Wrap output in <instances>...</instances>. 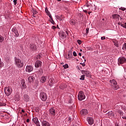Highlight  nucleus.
<instances>
[{
    "label": "nucleus",
    "mask_w": 126,
    "mask_h": 126,
    "mask_svg": "<svg viewBox=\"0 0 126 126\" xmlns=\"http://www.w3.org/2000/svg\"><path fill=\"white\" fill-rule=\"evenodd\" d=\"M14 62L17 67H22V66L24 65V63H23V61H21V60L16 57H15L14 58Z\"/></svg>",
    "instance_id": "nucleus-1"
},
{
    "label": "nucleus",
    "mask_w": 126,
    "mask_h": 126,
    "mask_svg": "<svg viewBox=\"0 0 126 126\" xmlns=\"http://www.w3.org/2000/svg\"><path fill=\"white\" fill-rule=\"evenodd\" d=\"M110 82L111 83V85L113 89L115 90H117V89H119V86L117 85L118 83H117V81L115 79L110 80Z\"/></svg>",
    "instance_id": "nucleus-2"
},
{
    "label": "nucleus",
    "mask_w": 126,
    "mask_h": 126,
    "mask_svg": "<svg viewBox=\"0 0 126 126\" xmlns=\"http://www.w3.org/2000/svg\"><path fill=\"white\" fill-rule=\"evenodd\" d=\"M4 91L6 96H9V95H11V93H12V90L10 87H5L4 89Z\"/></svg>",
    "instance_id": "nucleus-3"
},
{
    "label": "nucleus",
    "mask_w": 126,
    "mask_h": 126,
    "mask_svg": "<svg viewBox=\"0 0 126 126\" xmlns=\"http://www.w3.org/2000/svg\"><path fill=\"white\" fill-rule=\"evenodd\" d=\"M78 99L79 101H82L85 99V95L83 91H80L78 95Z\"/></svg>",
    "instance_id": "nucleus-4"
},
{
    "label": "nucleus",
    "mask_w": 126,
    "mask_h": 126,
    "mask_svg": "<svg viewBox=\"0 0 126 126\" xmlns=\"http://www.w3.org/2000/svg\"><path fill=\"white\" fill-rule=\"evenodd\" d=\"M67 35H68V33H67V32L66 31H64V32L61 31L59 33V36L60 38H61V39H65Z\"/></svg>",
    "instance_id": "nucleus-5"
},
{
    "label": "nucleus",
    "mask_w": 126,
    "mask_h": 126,
    "mask_svg": "<svg viewBox=\"0 0 126 126\" xmlns=\"http://www.w3.org/2000/svg\"><path fill=\"white\" fill-rule=\"evenodd\" d=\"M126 63V58L124 57H120L118 59V65H120V64H124V63Z\"/></svg>",
    "instance_id": "nucleus-6"
},
{
    "label": "nucleus",
    "mask_w": 126,
    "mask_h": 126,
    "mask_svg": "<svg viewBox=\"0 0 126 126\" xmlns=\"http://www.w3.org/2000/svg\"><path fill=\"white\" fill-rule=\"evenodd\" d=\"M40 96L42 101H47V99H48V96L47 95L46 93L42 92L40 93Z\"/></svg>",
    "instance_id": "nucleus-7"
},
{
    "label": "nucleus",
    "mask_w": 126,
    "mask_h": 126,
    "mask_svg": "<svg viewBox=\"0 0 126 126\" xmlns=\"http://www.w3.org/2000/svg\"><path fill=\"white\" fill-rule=\"evenodd\" d=\"M56 109L55 108H51L49 109V114L51 116H56L57 113Z\"/></svg>",
    "instance_id": "nucleus-8"
},
{
    "label": "nucleus",
    "mask_w": 126,
    "mask_h": 126,
    "mask_svg": "<svg viewBox=\"0 0 126 126\" xmlns=\"http://www.w3.org/2000/svg\"><path fill=\"white\" fill-rule=\"evenodd\" d=\"M87 120L89 124L91 126H92L94 124V119L92 117H88Z\"/></svg>",
    "instance_id": "nucleus-9"
},
{
    "label": "nucleus",
    "mask_w": 126,
    "mask_h": 126,
    "mask_svg": "<svg viewBox=\"0 0 126 126\" xmlns=\"http://www.w3.org/2000/svg\"><path fill=\"white\" fill-rule=\"evenodd\" d=\"M35 67H41L42 66V62L40 61H36L34 63Z\"/></svg>",
    "instance_id": "nucleus-10"
},
{
    "label": "nucleus",
    "mask_w": 126,
    "mask_h": 126,
    "mask_svg": "<svg viewBox=\"0 0 126 126\" xmlns=\"http://www.w3.org/2000/svg\"><path fill=\"white\" fill-rule=\"evenodd\" d=\"M29 47L30 48L31 51H35L36 49V45L33 44H30L29 45Z\"/></svg>",
    "instance_id": "nucleus-11"
},
{
    "label": "nucleus",
    "mask_w": 126,
    "mask_h": 126,
    "mask_svg": "<svg viewBox=\"0 0 126 126\" xmlns=\"http://www.w3.org/2000/svg\"><path fill=\"white\" fill-rule=\"evenodd\" d=\"M32 122L34 123L36 126H40V122H39V120H38V118H34L32 119Z\"/></svg>",
    "instance_id": "nucleus-12"
},
{
    "label": "nucleus",
    "mask_w": 126,
    "mask_h": 126,
    "mask_svg": "<svg viewBox=\"0 0 126 126\" xmlns=\"http://www.w3.org/2000/svg\"><path fill=\"white\" fill-rule=\"evenodd\" d=\"M33 70V67L31 65L27 66L26 68V71L27 72H31Z\"/></svg>",
    "instance_id": "nucleus-13"
},
{
    "label": "nucleus",
    "mask_w": 126,
    "mask_h": 126,
    "mask_svg": "<svg viewBox=\"0 0 126 126\" xmlns=\"http://www.w3.org/2000/svg\"><path fill=\"white\" fill-rule=\"evenodd\" d=\"M47 78L48 77L47 76H43L41 78L40 81L41 83H45Z\"/></svg>",
    "instance_id": "nucleus-14"
},
{
    "label": "nucleus",
    "mask_w": 126,
    "mask_h": 126,
    "mask_svg": "<svg viewBox=\"0 0 126 126\" xmlns=\"http://www.w3.org/2000/svg\"><path fill=\"white\" fill-rule=\"evenodd\" d=\"M81 114L83 116H86V115L88 114V110H87V109H82L81 111Z\"/></svg>",
    "instance_id": "nucleus-15"
},
{
    "label": "nucleus",
    "mask_w": 126,
    "mask_h": 126,
    "mask_svg": "<svg viewBox=\"0 0 126 126\" xmlns=\"http://www.w3.org/2000/svg\"><path fill=\"white\" fill-rule=\"evenodd\" d=\"M12 31L14 32V33L15 34V37H18L19 36V33H18V31L15 28H14L12 30Z\"/></svg>",
    "instance_id": "nucleus-16"
},
{
    "label": "nucleus",
    "mask_w": 126,
    "mask_h": 126,
    "mask_svg": "<svg viewBox=\"0 0 126 126\" xmlns=\"http://www.w3.org/2000/svg\"><path fill=\"white\" fill-rule=\"evenodd\" d=\"M30 99V97H29V95L26 94L24 95V101H26V102H28Z\"/></svg>",
    "instance_id": "nucleus-17"
},
{
    "label": "nucleus",
    "mask_w": 126,
    "mask_h": 126,
    "mask_svg": "<svg viewBox=\"0 0 126 126\" xmlns=\"http://www.w3.org/2000/svg\"><path fill=\"white\" fill-rule=\"evenodd\" d=\"M41 125L42 126H51L50 123L47 121H43L41 122Z\"/></svg>",
    "instance_id": "nucleus-18"
},
{
    "label": "nucleus",
    "mask_w": 126,
    "mask_h": 126,
    "mask_svg": "<svg viewBox=\"0 0 126 126\" xmlns=\"http://www.w3.org/2000/svg\"><path fill=\"white\" fill-rule=\"evenodd\" d=\"M82 74H86L87 76H90V72L89 71L82 70Z\"/></svg>",
    "instance_id": "nucleus-19"
},
{
    "label": "nucleus",
    "mask_w": 126,
    "mask_h": 126,
    "mask_svg": "<svg viewBox=\"0 0 126 126\" xmlns=\"http://www.w3.org/2000/svg\"><path fill=\"white\" fill-rule=\"evenodd\" d=\"M34 78L33 77V76H30L28 77V80L30 83H31V82H33V81H34Z\"/></svg>",
    "instance_id": "nucleus-20"
},
{
    "label": "nucleus",
    "mask_w": 126,
    "mask_h": 126,
    "mask_svg": "<svg viewBox=\"0 0 126 126\" xmlns=\"http://www.w3.org/2000/svg\"><path fill=\"white\" fill-rule=\"evenodd\" d=\"M21 85H22V88H26V84L24 80H22Z\"/></svg>",
    "instance_id": "nucleus-21"
},
{
    "label": "nucleus",
    "mask_w": 126,
    "mask_h": 126,
    "mask_svg": "<svg viewBox=\"0 0 126 126\" xmlns=\"http://www.w3.org/2000/svg\"><path fill=\"white\" fill-rule=\"evenodd\" d=\"M45 12L47 15H48L49 17L51 18L52 15H51V13L49 11V10H48V8H45Z\"/></svg>",
    "instance_id": "nucleus-22"
},
{
    "label": "nucleus",
    "mask_w": 126,
    "mask_h": 126,
    "mask_svg": "<svg viewBox=\"0 0 126 126\" xmlns=\"http://www.w3.org/2000/svg\"><path fill=\"white\" fill-rule=\"evenodd\" d=\"M113 43L114 44V46H116V47H119V41L117 40H113Z\"/></svg>",
    "instance_id": "nucleus-23"
},
{
    "label": "nucleus",
    "mask_w": 126,
    "mask_h": 126,
    "mask_svg": "<svg viewBox=\"0 0 126 126\" xmlns=\"http://www.w3.org/2000/svg\"><path fill=\"white\" fill-rule=\"evenodd\" d=\"M113 19H119L120 18V15L118 14H114L112 16Z\"/></svg>",
    "instance_id": "nucleus-24"
},
{
    "label": "nucleus",
    "mask_w": 126,
    "mask_h": 126,
    "mask_svg": "<svg viewBox=\"0 0 126 126\" xmlns=\"http://www.w3.org/2000/svg\"><path fill=\"white\" fill-rule=\"evenodd\" d=\"M71 58H72V52H70L68 54V57H66V59L69 60V59H71Z\"/></svg>",
    "instance_id": "nucleus-25"
},
{
    "label": "nucleus",
    "mask_w": 126,
    "mask_h": 126,
    "mask_svg": "<svg viewBox=\"0 0 126 126\" xmlns=\"http://www.w3.org/2000/svg\"><path fill=\"white\" fill-rule=\"evenodd\" d=\"M4 40V38L2 36L0 35V43H2Z\"/></svg>",
    "instance_id": "nucleus-26"
},
{
    "label": "nucleus",
    "mask_w": 126,
    "mask_h": 126,
    "mask_svg": "<svg viewBox=\"0 0 126 126\" xmlns=\"http://www.w3.org/2000/svg\"><path fill=\"white\" fill-rule=\"evenodd\" d=\"M3 66V63L1 62V59L0 58V67L1 68Z\"/></svg>",
    "instance_id": "nucleus-27"
},
{
    "label": "nucleus",
    "mask_w": 126,
    "mask_h": 126,
    "mask_svg": "<svg viewBox=\"0 0 126 126\" xmlns=\"http://www.w3.org/2000/svg\"><path fill=\"white\" fill-rule=\"evenodd\" d=\"M85 78V75H82V76H81V78H80V79L81 80H84Z\"/></svg>",
    "instance_id": "nucleus-28"
},
{
    "label": "nucleus",
    "mask_w": 126,
    "mask_h": 126,
    "mask_svg": "<svg viewBox=\"0 0 126 126\" xmlns=\"http://www.w3.org/2000/svg\"><path fill=\"white\" fill-rule=\"evenodd\" d=\"M50 18H51L50 21H51V23H52V24H55V21H54V20H53V18L52 17V16Z\"/></svg>",
    "instance_id": "nucleus-29"
},
{
    "label": "nucleus",
    "mask_w": 126,
    "mask_h": 126,
    "mask_svg": "<svg viewBox=\"0 0 126 126\" xmlns=\"http://www.w3.org/2000/svg\"><path fill=\"white\" fill-rule=\"evenodd\" d=\"M123 50H126V43L123 44V46L122 48Z\"/></svg>",
    "instance_id": "nucleus-30"
},
{
    "label": "nucleus",
    "mask_w": 126,
    "mask_h": 126,
    "mask_svg": "<svg viewBox=\"0 0 126 126\" xmlns=\"http://www.w3.org/2000/svg\"><path fill=\"white\" fill-rule=\"evenodd\" d=\"M119 9L120 10H123V11H125V10H126V8L125 7H121V8H119Z\"/></svg>",
    "instance_id": "nucleus-31"
},
{
    "label": "nucleus",
    "mask_w": 126,
    "mask_h": 126,
    "mask_svg": "<svg viewBox=\"0 0 126 126\" xmlns=\"http://www.w3.org/2000/svg\"><path fill=\"white\" fill-rule=\"evenodd\" d=\"M70 23L71 25H74L75 24V22H74V21H71Z\"/></svg>",
    "instance_id": "nucleus-32"
},
{
    "label": "nucleus",
    "mask_w": 126,
    "mask_h": 126,
    "mask_svg": "<svg viewBox=\"0 0 126 126\" xmlns=\"http://www.w3.org/2000/svg\"><path fill=\"white\" fill-rule=\"evenodd\" d=\"M63 66L65 69L68 68V65L67 64H65V65H63Z\"/></svg>",
    "instance_id": "nucleus-33"
},
{
    "label": "nucleus",
    "mask_w": 126,
    "mask_h": 126,
    "mask_svg": "<svg viewBox=\"0 0 126 126\" xmlns=\"http://www.w3.org/2000/svg\"><path fill=\"white\" fill-rule=\"evenodd\" d=\"M122 25V27H123V28H126V23L123 24Z\"/></svg>",
    "instance_id": "nucleus-34"
},
{
    "label": "nucleus",
    "mask_w": 126,
    "mask_h": 126,
    "mask_svg": "<svg viewBox=\"0 0 126 126\" xmlns=\"http://www.w3.org/2000/svg\"><path fill=\"white\" fill-rule=\"evenodd\" d=\"M33 14H37V13H38V12H37V11L36 10H33Z\"/></svg>",
    "instance_id": "nucleus-35"
},
{
    "label": "nucleus",
    "mask_w": 126,
    "mask_h": 126,
    "mask_svg": "<svg viewBox=\"0 0 126 126\" xmlns=\"http://www.w3.org/2000/svg\"><path fill=\"white\" fill-rule=\"evenodd\" d=\"M14 5H16L17 4V0H13Z\"/></svg>",
    "instance_id": "nucleus-36"
},
{
    "label": "nucleus",
    "mask_w": 126,
    "mask_h": 126,
    "mask_svg": "<svg viewBox=\"0 0 126 126\" xmlns=\"http://www.w3.org/2000/svg\"><path fill=\"white\" fill-rule=\"evenodd\" d=\"M77 42L78 44H79V45H81V43H82V42H81V40H78L77 41Z\"/></svg>",
    "instance_id": "nucleus-37"
},
{
    "label": "nucleus",
    "mask_w": 126,
    "mask_h": 126,
    "mask_svg": "<svg viewBox=\"0 0 126 126\" xmlns=\"http://www.w3.org/2000/svg\"><path fill=\"white\" fill-rule=\"evenodd\" d=\"M73 55L74 57H76V56H77V54H76V52H75V51H74L73 52Z\"/></svg>",
    "instance_id": "nucleus-38"
},
{
    "label": "nucleus",
    "mask_w": 126,
    "mask_h": 126,
    "mask_svg": "<svg viewBox=\"0 0 126 126\" xmlns=\"http://www.w3.org/2000/svg\"><path fill=\"white\" fill-rule=\"evenodd\" d=\"M119 113L120 114V115H121V116H124V113H123V112L119 111Z\"/></svg>",
    "instance_id": "nucleus-39"
},
{
    "label": "nucleus",
    "mask_w": 126,
    "mask_h": 126,
    "mask_svg": "<svg viewBox=\"0 0 126 126\" xmlns=\"http://www.w3.org/2000/svg\"><path fill=\"white\" fill-rule=\"evenodd\" d=\"M89 33V28H88L86 29V34H88Z\"/></svg>",
    "instance_id": "nucleus-40"
},
{
    "label": "nucleus",
    "mask_w": 126,
    "mask_h": 126,
    "mask_svg": "<svg viewBox=\"0 0 126 126\" xmlns=\"http://www.w3.org/2000/svg\"><path fill=\"white\" fill-rule=\"evenodd\" d=\"M39 72H40V73L41 74H43V69H40L39 70Z\"/></svg>",
    "instance_id": "nucleus-41"
},
{
    "label": "nucleus",
    "mask_w": 126,
    "mask_h": 126,
    "mask_svg": "<svg viewBox=\"0 0 126 126\" xmlns=\"http://www.w3.org/2000/svg\"><path fill=\"white\" fill-rule=\"evenodd\" d=\"M122 119H124V120H126V115H123L122 116Z\"/></svg>",
    "instance_id": "nucleus-42"
},
{
    "label": "nucleus",
    "mask_w": 126,
    "mask_h": 126,
    "mask_svg": "<svg viewBox=\"0 0 126 126\" xmlns=\"http://www.w3.org/2000/svg\"><path fill=\"white\" fill-rule=\"evenodd\" d=\"M41 54H39V55L37 56V58L38 59H39V60H40V59H41Z\"/></svg>",
    "instance_id": "nucleus-43"
},
{
    "label": "nucleus",
    "mask_w": 126,
    "mask_h": 126,
    "mask_svg": "<svg viewBox=\"0 0 126 126\" xmlns=\"http://www.w3.org/2000/svg\"><path fill=\"white\" fill-rule=\"evenodd\" d=\"M80 64H81L82 66H85L86 64L84 63H80Z\"/></svg>",
    "instance_id": "nucleus-44"
},
{
    "label": "nucleus",
    "mask_w": 126,
    "mask_h": 126,
    "mask_svg": "<svg viewBox=\"0 0 126 126\" xmlns=\"http://www.w3.org/2000/svg\"><path fill=\"white\" fill-rule=\"evenodd\" d=\"M101 40H105L106 39V37L105 36H102L101 37Z\"/></svg>",
    "instance_id": "nucleus-45"
},
{
    "label": "nucleus",
    "mask_w": 126,
    "mask_h": 126,
    "mask_svg": "<svg viewBox=\"0 0 126 126\" xmlns=\"http://www.w3.org/2000/svg\"><path fill=\"white\" fill-rule=\"evenodd\" d=\"M52 29L55 30L57 28V27H56V26H52Z\"/></svg>",
    "instance_id": "nucleus-46"
},
{
    "label": "nucleus",
    "mask_w": 126,
    "mask_h": 126,
    "mask_svg": "<svg viewBox=\"0 0 126 126\" xmlns=\"http://www.w3.org/2000/svg\"><path fill=\"white\" fill-rule=\"evenodd\" d=\"M118 25H121V26H122V25H123V24H122V23L119 22Z\"/></svg>",
    "instance_id": "nucleus-47"
},
{
    "label": "nucleus",
    "mask_w": 126,
    "mask_h": 126,
    "mask_svg": "<svg viewBox=\"0 0 126 126\" xmlns=\"http://www.w3.org/2000/svg\"><path fill=\"white\" fill-rule=\"evenodd\" d=\"M29 122H30V120L29 119H28L27 120V123H29Z\"/></svg>",
    "instance_id": "nucleus-48"
},
{
    "label": "nucleus",
    "mask_w": 126,
    "mask_h": 126,
    "mask_svg": "<svg viewBox=\"0 0 126 126\" xmlns=\"http://www.w3.org/2000/svg\"><path fill=\"white\" fill-rule=\"evenodd\" d=\"M83 12H85V13H87V10H84Z\"/></svg>",
    "instance_id": "nucleus-49"
},
{
    "label": "nucleus",
    "mask_w": 126,
    "mask_h": 126,
    "mask_svg": "<svg viewBox=\"0 0 126 126\" xmlns=\"http://www.w3.org/2000/svg\"><path fill=\"white\" fill-rule=\"evenodd\" d=\"M68 120H69V121L70 122H71V118L69 117V118H68Z\"/></svg>",
    "instance_id": "nucleus-50"
},
{
    "label": "nucleus",
    "mask_w": 126,
    "mask_h": 126,
    "mask_svg": "<svg viewBox=\"0 0 126 126\" xmlns=\"http://www.w3.org/2000/svg\"><path fill=\"white\" fill-rule=\"evenodd\" d=\"M32 17H36V16L35 15V14H33Z\"/></svg>",
    "instance_id": "nucleus-51"
},
{
    "label": "nucleus",
    "mask_w": 126,
    "mask_h": 126,
    "mask_svg": "<svg viewBox=\"0 0 126 126\" xmlns=\"http://www.w3.org/2000/svg\"><path fill=\"white\" fill-rule=\"evenodd\" d=\"M22 113H25V111H24V110H22Z\"/></svg>",
    "instance_id": "nucleus-52"
},
{
    "label": "nucleus",
    "mask_w": 126,
    "mask_h": 126,
    "mask_svg": "<svg viewBox=\"0 0 126 126\" xmlns=\"http://www.w3.org/2000/svg\"><path fill=\"white\" fill-rule=\"evenodd\" d=\"M79 56H80V57H81L82 55H81V53H79Z\"/></svg>",
    "instance_id": "nucleus-53"
},
{
    "label": "nucleus",
    "mask_w": 126,
    "mask_h": 126,
    "mask_svg": "<svg viewBox=\"0 0 126 126\" xmlns=\"http://www.w3.org/2000/svg\"><path fill=\"white\" fill-rule=\"evenodd\" d=\"M69 103H71V99H70L69 100Z\"/></svg>",
    "instance_id": "nucleus-54"
},
{
    "label": "nucleus",
    "mask_w": 126,
    "mask_h": 126,
    "mask_svg": "<svg viewBox=\"0 0 126 126\" xmlns=\"http://www.w3.org/2000/svg\"><path fill=\"white\" fill-rule=\"evenodd\" d=\"M87 7H89V4H87Z\"/></svg>",
    "instance_id": "nucleus-55"
},
{
    "label": "nucleus",
    "mask_w": 126,
    "mask_h": 126,
    "mask_svg": "<svg viewBox=\"0 0 126 126\" xmlns=\"http://www.w3.org/2000/svg\"><path fill=\"white\" fill-rule=\"evenodd\" d=\"M50 82L52 83V82H53V80H51L50 81Z\"/></svg>",
    "instance_id": "nucleus-56"
},
{
    "label": "nucleus",
    "mask_w": 126,
    "mask_h": 126,
    "mask_svg": "<svg viewBox=\"0 0 126 126\" xmlns=\"http://www.w3.org/2000/svg\"><path fill=\"white\" fill-rule=\"evenodd\" d=\"M80 52H82V49L80 50Z\"/></svg>",
    "instance_id": "nucleus-57"
},
{
    "label": "nucleus",
    "mask_w": 126,
    "mask_h": 126,
    "mask_svg": "<svg viewBox=\"0 0 126 126\" xmlns=\"http://www.w3.org/2000/svg\"><path fill=\"white\" fill-rule=\"evenodd\" d=\"M58 0V1H61V0Z\"/></svg>",
    "instance_id": "nucleus-58"
},
{
    "label": "nucleus",
    "mask_w": 126,
    "mask_h": 126,
    "mask_svg": "<svg viewBox=\"0 0 126 126\" xmlns=\"http://www.w3.org/2000/svg\"><path fill=\"white\" fill-rule=\"evenodd\" d=\"M105 20V19H102V21H104Z\"/></svg>",
    "instance_id": "nucleus-59"
},
{
    "label": "nucleus",
    "mask_w": 126,
    "mask_h": 126,
    "mask_svg": "<svg viewBox=\"0 0 126 126\" xmlns=\"http://www.w3.org/2000/svg\"><path fill=\"white\" fill-rule=\"evenodd\" d=\"M84 62H85V63L86 62V60H84Z\"/></svg>",
    "instance_id": "nucleus-60"
},
{
    "label": "nucleus",
    "mask_w": 126,
    "mask_h": 126,
    "mask_svg": "<svg viewBox=\"0 0 126 126\" xmlns=\"http://www.w3.org/2000/svg\"><path fill=\"white\" fill-rule=\"evenodd\" d=\"M82 58H83V59H85V58H84V56H83Z\"/></svg>",
    "instance_id": "nucleus-61"
},
{
    "label": "nucleus",
    "mask_w": 126,
    "mask_h": 126,
    "mask_svg": "<svg viewBox=\"0 0 126 126\" xmlns=\"http://www.w3.org/2000/svg\"><path fill=\"white\" fill-rule=\"evenodd\" d=\"M116 126H119V125L117 124L116 125Z\"/></svg>",
    "instance_id": "nucleus-62"
},
{
    "label": "nucleus",
    "mask_w": 126,
    "mask_h": 126,
    "mask_svg": "<svg viewBox=\"0 0 126 126\" xmlns=\"http://www.w3.org/2000/svg\"><path fill=\"white\" fill-rule=\"evenodd\" d=\"M90 13H91V12H89V14L90 15Z\"/></svg>",
    "instance_id": "nucleus-63"
},
{
    "label": "nucleus",
    "mask_w": 126,
    "mask_h": 126,
    "mask_svg": "<svg viewBox=\"0 0 126 126\" xmlns=\"http://www.w3.org/2000/svg\"><path fill=\"white\" fill-rule=\"evenodd\" d=\"M125 126H126V123L125 124Z\"/></svg>",
    "instance_id": "nucleus-64"
}]
</instances>
